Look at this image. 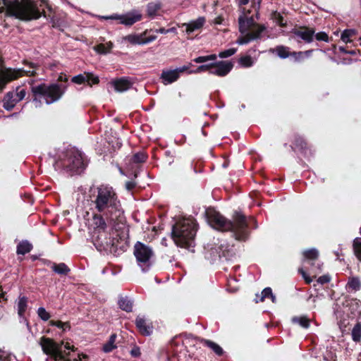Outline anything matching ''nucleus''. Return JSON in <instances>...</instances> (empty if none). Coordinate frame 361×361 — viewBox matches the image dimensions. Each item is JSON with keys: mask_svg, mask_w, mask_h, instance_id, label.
Here are the masks:
<instances>
[{"mask_svg": "<svg viewBox=\"0 0 361 361\" xmlns=\"http://www.w3.org/2000/svg\"><path fill=\"white\" fill-rule=\"evenodd\" d=\"M155 32H156L157 33H160V34H164V35H165V34H168L167 29H165V28H164V27H161V28H159V29H157V30H155Z\"/></svg>", "mask_w": 361, "mask_h": 361, "instance_id": "13d9d810", "label": "nucleus"}, {"mask_svg": "<svg viewBox=\"0 0 361 361\" xmlns=\"http://www.w3.org/2000/svg\"><path fill=\"white\" fill-rule=\"evenodd\" d=\"M86 75L87 78L86 82L90 86H92V85H96V84L99 83V79L98 76L94 75L93 73H89V72L86 73Z\"/></svg>", "mask_w": 361, "mask_h": 361, "instance_id": "c03bdc74", "label": "nucleus"}, {"mask_svg": "<svg viewBox=\"0 0 361 361\" xmlns=\"http://www.w3.org/2000/svg\"><path fill=\"white\" fill-rule=\"evenodd\" d=\"M161 5L159 2H151L147 6V15L151 18H154L158 11L161 9Z\"/></svg>", "mask_w": 361, "mask_h": 361, "instance_id": "b1692460", "label": "nucleus"}, {"mask_svg": "<svg viewBox=\"0 0 361 361\" xmlns=\"http://www.w3.org/2000/svg\"><path fill=\"white\" fill-rule=\"evenodd\" d=\"M355 34V31L354 30H345L341 36V40L345 43H348L351 42L350 38Z\"/></svg>", "mask_w": 361, "mask_h": 361, "instance_id": "4c0bfd02", "label": "nucleus"}, {"mask_svg": "<svg viewBox=\"0 0 361 361\" xmlns=\"http://www.w3.org/2000/svg\"><path fill=\"white\" fill-rule=\"evenodd\" d=\"M240 65L245 68H248L254 64V60L250 56H244L239 59Z\"/></svg>", "mask_w": 361, "mask_h": 361, "instance_id": "f704fd0d", "label": "nucleus"}, {"mask_svg": "<svg viewBox=\"0 0 361 361\" xmlns=\"http://www.w3.org/2000/svg\"><path fill=\"white\" fill-rule=\"evenodd\" d=\"M292 323L298 324L304 329H307L310 326V319L306 316L293 317L291 319Z\"/></svg>", "mask_w": 361, "mask_h": 361, "instance_id": "a878e982", "label": "nucleus"}, {"mask_svg": "<svg viewBox=\"0 0 361 361\" xmlns=\"http://www.w3.org/2000/svg\"><path fill=\"white\" fill-rule=\"evenodd\" d=\"M299 272L301 274L307 283H310L312 281V279L310 276H308L305 271H303L302 269H299Z\"/></svg>", "mask_w": 361, "mask_h": 361, "instance_id": "5fc2aeb1", "label": "nucleus"}, {"mask_svg": "<svg viewBox=\"0 0 361 361\" xmlns=\"http://www.w3.org/2000/svg\"><path fill=\"white\" fill-rule=\"evenodd\" d=\"M116 222H110L100 216L92 217V241L96 248L102 251H111L113 247L117 246L119 239L125 238L128 235L129 228L124 222L123 228L116 226Z\"/></svg>", "mask_w": 361, "mask_h": 361, "instance_id": "f03ea898", "label": "nucleus"}, {"mask_svg": "<svg viewBox=\"0 0 361 361\" xmlns=\"http://www.w3.org/2000/svg\"><path fill=\"white\" fill-rule=\"evenodd\" d=\"M317 269H318L319 272L321 271V267H320V265H318L317 267H316ZM315 268L314 267H312V272L314 273L315 274L317 273L315 270Z\"/></svg>", "mask_w": 361, "mask_h": 361, "instance_id": "338daca9", "label": "nucleus"}, {"mask_svg": "<svg viewBox=\"0 0 361 361\" xmlns=\"http://www.w3.org/2000/svg\"><path fill=\"white\" fill-rule=\"evenodd\" d=\"M146 159H147V155L142 152H139L135 154L131 157V160L133 161V163H135V164L142 163V162L145 161Z\"/></svg>", "mask_w": 361, "mask_h": 361, "instance_id": "58836bf2", "label": "nucleus"}, {"mask_svg": "<svg viewBox=\"0 0 361 361\" xmlns=\"http://www.w3.org/2000/svg\"><path fill=\"white\" fill-rule=\"evenodd\" d=\"M116 338V334H114L111 335L108 342L103 346V350L105 353H109L116 348V345H115Z\"/></svg>", "mask_w": 361, "mask_h": 361, "instance_id": "7c9ffc66", "label": "nucleus"}, {"mask_svg": "<svg viewBox=\"0 0 361 361\" xmlns=\"http://www.w3.org/2000/svg\"><path fill=\"white\" fill-rule=\"evenodd\" d=\"M205 18L204 17H199L196 20H191L187 23H183L181 25L182 27H185V32L187 34H190L195 30H200L205 23Z\"/></svg>", "mask_w": 361, "mask_h": 361, "instance_id": "6ab92c4d", "label": "nucleus"}, {"mask_svg": "<svg viewBox=\"0 0 361 361\" xmlns=\"http://www.w3.org/2000/svg\"><path fill=\"white\" fill-rule=\"evenodd\" d=\"M146 32L141 34H130L122 37L121 42H128L133 45H143L149 44L157 39L156 35L145 37Z\"/></svg>", "mask_w": 361, "mask_h": 361, "instance_id": "ddd939ff", "label": "nucleus"}, {"mask_svg": "<svg viewBox=\"0 0 361 361\" xmlns=\"http://www.w3.org/2000/svg\"><path fill=\"white\" fill-rule=\"evenodd\" d=\"M312 298V301L314 302L316 301V298H312V296H310L308 300H310Z\"/></svg>", "mask_w": 361, "mask_h": 361, "instance_id": "774afa93", "label": "nucleus"}, {"mask_svg": "<svg viewBox=\"0 0 361 361\" xmlns=\"http://www.w3.org/2000/svg\"><path fill=\"white\" fill-rule=\"evenodd\" d=\"M201 342L204 345L211 348L217 355H221L223 354V349L216 343L204 339H202Z\"/></svg>", "mask_w": 361, "mask_h": 361, "instance_id": "bb28decb", "label": "nucleus"}, {"mask_svg": "<svg viewBox=\"0 0 361 361\" xmlns=\"http://www.w3.org/2000/svg\"><path fill=\"white\" fill-rule=\"evenodd\" d=\"M339 51L342 53H345V54H348V50H346V49L343 47H339Z\"/></svg>", "mask_w": 361, "mask_h": 361, "instance_id": "0e129e2a", "label": "nucleus"}, {"mask_svg": "<svg viewBox=\"0 0 361 361\" xmlns=\"http://www.w3.org/2000/svg\"><path fill=\"white\" fill-rule=\"evenodd\" d=\"M109 85L116 92H124L132 87L133 83L127 78H120L112 80Z\"/></svg>", "mask_w": 361, "mask_h": 361, "instance_id": "dca6fc26", "label": "nucleus"}, {"mask_svg": "<svg viewBox=\"0 0 361 361\" xmlns=\"http://www.w3.org/2000/svg\"><path fill=\"white\" fill-rule=\"evenodd\" d=\"M26 94L25 88L22 86L16 87L5 94L2 100L3 107L6 111H11L18 102L25 99Z\"/></svg>", "mask_w": 361, "mask_h": 361, "instance_id": "f8f14e48", "label": "nucleus"}, {"mask_svg": "<svg viewBox=\"0 0 361 361\" xmlns=\"http://www.w3.org/2000/svg\"><path fill=\"white\" fill-rule=\"evenodd\" d=\"M94 49L97 51V52H98L99 54L108 53V49H106V44H100L97 45V47H95Z\"/></svg>", "mask_w": 361, "mask_h": 361, "instance_id": "603ef678", "label": "nucleus"}, {"mask_svg": "<svg viewBox=\"0 0 361 361\" xmlns=\"http://www.w3.org/2000/svg\"><path fill=\"white\" fill-rule=\"evenodd\" d=\"M330 276L329 275H323L317 279V282L321 284L327 283L330 281Z\"/></svg>", "mask_w": 361, "mask_h": 361, "instance_id": "864d4df0", "label": "nucleus"}, {"mask_svg": "<svg viewBox=\"0 0 361 361\" xmlns=\"http://www.w3.org/2000/svg\"><path fill=\"white\" fill-rule=\"evenodd\" d=\"M136 326L141 334L149 336L152 334V327L147 324L144 317L138 316L135 320Z\"/></svg>", "mask_w": 361, "mask_h": 361, "instance_id": "aec40b11", "label": "nucleus"}, {"mask_svg": "<svg viewBox=\"0 0 361 361\" xmlns=\"http://www.w3.org/2000/svg\"><path fill=\"white\" fill-rule=\"evenodd\" d=\"M106 49H108V52L111 51V49L113 48V43L109 42L106 44Z\"/></svg>", "mask_w": 361, "mask_h": 361, "instance_id": "bf43d9fd", "label": "nucleus"}, {"mask_svg": "<svg viewBox=\"0 0 361 361\" xmlns=\"http://www.w3.org/2000/svg\"><path fill=\"white\" fill-rule=\"evenodd\" d=\"M0 361H17V360L13 355L9 354L6 352H1Z\"/></svg>", "mask_w": 361, "mask_h": 361, "instance_id": "de8ad7c7", "label": "nucleus"}, {"mask_svg": "<svg viewBox=\"0 0 361 361\" xmlns=\"http://www.w3.org/2000/svg\"><path fill=\"white\" fill-rule=\"evenodd\" d=\"M232 68L233 63L228 61L212 63L210 74L218 76H225L231 71Z\"/></svg>", "mask_w": 361, "mask_h": 361, "instance_id": "4468645a", "label": "nucleus"}, {"mask_svg": "<svg viewBox=\"0 0 361 361\" xmlns=\"http://www.w3.org/2000/svg\"><path fill=\"white\" fill-rule=\"evenodd\" d=\"M205 215L209 224L214 228L221 231H230L238 240H245L248 237V221L245 215L235 212L233 221L228 220L214 208H208Z\"/></svg>", "mask_w": 361, "mask_h": 361, "instance_id": "7ed1b4c3", "label": "nucleus"}, {"mask_svg": "<svg viewBox=\"0 0 361 361\" xmlns=\"http://www.w3.org/2000/svg\"><path fill=\"white\" fill-rule=\"evenodd\" d=\"M54 166L56 170L73 174L82 171L85 164L81 152L73 147H68L59 152Z\"/></svg>", "mask_w": 361, "mask_h": 361, "instance_id": "39448f33", "label": "nucleus"}, {"mask_svg": "<svg viewBox=\"0 0 361 361\" xmlns=\"http://www.w3.org/2000/svg\"><path fill=\"white\" fill-rule=\"evenodd\" d=\"M65 84H41L32 87L33 94L47 104H51L60 100L67 90Z\"/></svg>", "mask_w": 361, "mask_h": 361, "instance_id": "6e6552de", "label": "nucleus"}, {"mask_svg": "<svg viewBox=\"0 0 361 361\" xmlns=\"http://www.w3.org/2000/svg\"><path fill=\"white\" fill-rule=\"evenodd\" d=\"M293 33V38L295 39H297L299 42L298 39H300L306 43L312 42L314 36V30L308 27L295 30Z\"/></svg>", "mask_w": 361, "mask_h": 361, "instance_id": "2eb2a0df", "label": "nucleus"}, {"mask_svg": "<svg viewBox=\"0 0 361 361\" xmlns=\"http://www.w3.org/2000/svg\"><path fill=\"white\" fill-rule=\"evenodd\" d=\"M142 13L137 10H132L123 14H112L110 16H99L100 19L104 20H118V23L125 26H131L142 20Z\"/></svg>", "mask_w": 361, "mask_h": 361, "instance_id": "9b49d317", "label": "nucleus"}, {"mask_svg": "<svg viewBox=\"0 0 361 361\" xmlns=\"http://www.w3.org/2000/svg\"><path fill=\"white\" fill-rule=\"evenodd\" d=\"M27 307V299L25 297L20 298L18 302V314L20 317H24V314Z\"/></svg>", "mask_w": 361, "mask_h": 361, "instance_id": "c756f323", "label": "nucleus"}, {"mask_svg": "<svg viewBox=\"0 0 361 361\" xmlns=\"http://www.w3.org/2000/svg\"><path fill=\"white\" fill-rule=\"evenodd\" d=\"M238 24L241 35L236 43L240 45L247 44L252 41L261 39L266 29L264 25L256 23L253 15L250 16L249 11L247 13L242 12L238 18Z\"/></svg>", "mask_w": 361, "mask_h": 361, "instance_id": "423d86ee", "label": "nucleus"}, {"mask_svg": "<svg viewBox=\"0 0 361 361\" xmlns=\"http://www.w3.org/2000/svg\"><path fill=\"white\" fill-rule=\"evenodd\" d=\"M217 56L216 54H210L207 56H198L193 59V61L197 63H202L209 61H215Z\"/></svg>", "mask_w": 361, "mask_h": 361, "instance_id": "e433bc0d", "label": "nucleus"}, {"mask_svg": "<svg viewBox=\"0 0 361 361\" xmlns=\"http://www.w3.org/2000/svg\"><path fill=\"white\" fill-rule=\"evenodd\" d=\"M352 337L355 341H358L361 338V325L356 324L352 331Z\"/></svg>", "mask_w": 361, "mask_h": 361, "instance_id": "79ce46f5", "label": "nucleus"}, {"mask_svg": "<svg viewBox=\"0 0 361 361\" xmlns=\"http://www.w3.org/2000/svg\"><path fill=\"white\" fill-rule=\"evenodd\" d=\"M131 355L134 357H137L140 355L139 348H133L131 350Z\"/></svg>", "mask_w": 361, "mask_h": 361, "instance_id": "4d7b16f0", "label": "nucleus"}, {"mask_svg": "<svg viewBox=\"0 0 361 361\" xmlns=\"http://www.w3.org/2000/svg\"><path fill=\"white\" fill-rule=\"evenodd\" d=\"M134 255L138 266L142 271H147L154 262V255L152 249L145 244L137 242L134 245Z\"/></svg>", "mask_w": 361, "mask_h": 361, "instance_id": "9d476101", "label": "nucleus"}, {"mask_svg": "<svg viewBox=\"0 0 361 361\" xmlns=\"http://www.w3.org/2000/svg\"><path fill=\"white\" fill-rule=\"evenodd\" d=\"M293 56L295 58V61H297L304 59V56Z\"/></svg>", "mask_w": 361, "mask_h": 361, "instance_id": "69168bd1", "label": "nucleus"}, {"mask_svg": "<svg viewBox=\"0 0 361 361\" xmlns=\"http://www.w3.org/2000/svg\"><path fill=\"white\" fill-rule=\"evenodd\" d=\"M267 298H270L273 302H276V297L272 293V290L271 288H265L261 293V295H256L255 302H263L264 300Z\"/></svg>", "mask_w": 361, "mask_h": 361, "instance_id": "4be33fe9", "label": "nucleus"}, {"mask_svg": "<svg viewBox=\"0 0 361 361\" xmlns=\"http://www.w3.org/2000/svg\"><path fill=\"white\" fill-rule=\"evenodd\" d=\"M167 31H168V33H170V32H173V33H175L176 34L177 33V30H176V28L173 27H171L169 29H167Z\"/></svg>", "mask_w": 361, "mask_h": 361, "instance_id": "680f3d73", "label": "nucleus"}, {"mask_svg": "<svg viewBox=\"0 0 361 361\" xmlns=\"http://www.w3.org/2000/svg\"><path fill=\"white\" fill-rule=\"evenodd\" d=\"M51 269L58 274H67L70 269L64 263L53 264Z\"/></svg>", "mask_w": 361, "mask_h": 361, "instance_id": "c85d7f7f", "label": "nucleus"}, {"mask_svg": "<svg viewBox=\"0 0 361 361\" xmlns=\"http://www.w3.org/2000/svg\"><path fill=\"white\" fill-rule=\"evenodd\" d=\"M49 324L52 326H56L59 329H62L63 331H66L71 329V326L68 322H62L61 321L51 320Z\"/></svg>", "mask_w": 361, "mask_h": 361, "instance_id": "c9c22d12", "label": "nucleus"}, {"mask_svg": "<svg viewBox=\"0 0 361 361\" xmlns=\"http://www.w3.org/2000/svg\"><path fill=\"white\" fill-rule=\"evenodd\" d=\"M294 145L295 149L303 150L305 149L307 144L302 137H296L294 141Z\"/></svg>", "mask_w": 361, "mask_h": 361, "instance_id": "37998d69", "label": "nucleus"}, {"mask_svg": "<svg viewBox=\"0 0 361 361\" xmlns=\"http://www.w3.org/2000/svg\"><path fill=\"white\" fill-rule=\"evenodd\" d=\"M32 245L27 240H23L17 245V253L18 255H25L31 251Z\"/></svg>", "mask_w": 361, "mask_h": 361, "instance_id": "393cba45", "label": "nucleus"}, {"mask_svg": "<svg viewBox=\"0 0 361 361\" xmlns=\"http://www.w3.org/2000/svg\"><path fill=\"white\" fill-rule=\"evenodd\" d=\"M46 7L47 0H0V13L6 10L9 16L22 20L38 19Z\"/></svg>", "mask_w": 361, "mask_h": 361, "instance_id": "20e7f679", "label": "nucleus"}, {"mask_svg": "<svg viewBox=\"0 0 361 361\" xmlns=\"http://www.w3.org/2000/svg\"><path fill=\"white\" fill-rule=\"evenodd\" d=\"M197 224L192 218L182 219L172 228V238L175 243L181 247L194 246Z\"/></svg>", "mask_w": 361, "mask_h": 361, "instance_id": "0eeeda50", "label": "nucleus"}, {"mask_svg": "<svg viewBox=\"0 0 361 361\" xmlns=\"http://www.w3.org/2000/svg\"><path fill=\"white\" fill-rule=\"evenodd\" d=\"M37 66L32 63H29L28 66L22 68H5L0 70V92H1L6 85L22 76H31L36 74Z\"/></svg>", "mask_w": 361, "mask_h": 361, "instance_id": "1a4fd4ad", "label": "nucleus"}, {"mask_svg": "<svg viewBox=\"0 0 361 361\" xmlns=\"http://www.w3.org/2000/svg\"><path fill=\"white\" fill-rule=\"evenodd\" d=\"M273 20L280 26L284 27L286 25V22L284 20L283 17L280 13L275 11L272 13Z\"/></svg>", "mask_w": 361, "mask_h": 361, "instance_id": "ea45409f", "label": "nucleus"}, {"mask_svg": "<svg viewBox=\"0 0 361 361\" xmlns=\"http://www.w3.org/2000/svg\"><path fill=\"white\" fill-rule=\"evenodd\" d=\"M211 258L214 259L216 257L219 258L224 257L227 258L229 256V253L232 251V247H230L227 243H221L219 245L218 248L211 247Z\"/></svg>", "mask_w": 361, "mask_h": 361, "instance_id": "f3484780", "label": "nucleus"}, {"mask_svg": "<svg viewBox=\"0 0 361 361\" xmlns=\"http://www.w3.org/2000/svg\"><path fill=\"white\" fill-rule=\"evenodd\" d=\"M135 186V183L133 181H128L126 183V188L128 190H132Z\"/></svg>", "mask_w": 361, "mask_h": 361, "instance_id": "6e6d98bb", "label": "nucleus"}, {"mask_svg": "<svg viewBox=\"0 0 361 361\" xmlns=\"http://www.w3.org/2000/svg\"><path fill=\"white\" fill-rule=\"evenodd\" d=\"M249 2V0H239L238 4L240 6H243L247 4Z\"/></svg>", "mask_w": 361, "mask_h": 361, "instance_id": "052dcab7", "label": "nucleus"}, {"mask_svg": "<svg viewBox=\"0 0 361 361\" xmlns=\"http://www.w3.org/2000/svg\"><path fill=\"white\" fill-rule=\"evenodd\" d=\"M119 307L126 311L131 312L133 310V302L127 297L121 298L118 300Z\"/></svg>", "mask_w": 361, "mask_h": 361, "instance_id": "cd10ccee", "label": "nucleus"}, {"mask_svg": "<svg viewBox=\"0 0 361 361\" xmlns=\"http://www.w3.org/2000/svg\"><path fill=\"white\" fill-rule=\"evenodd\" d=\"M314 37H315L316 39L318 41H324V42H329V36L324 32H320L317 33L316 35L314 34Z\"/></svg>", "mask_w": 361, "mask_h": 361, "instance_id": "09e8293b", "label": "nucleus"}, {"mask_svg": "<svg viewBox=\"0 0 361 361\" xmlns=\"http://www.w3.org/2000/svg\"><path fill=\"white\" fill-rule=\"evenodd\" d=\"M179 78L180 76L176 69H164L160 75L161 82L165 85L177 81Z\"/></svg>", "mask_w": 361, "mask_h": 361, "instance_id": "a211bd4d", "label": "nucleus"}, {"mask_svg": "<svg viewBox=\"0 0 361 361\" xmlns=\"http://www.w3.org/2000/svg\"><path fill=\"white\" fill-rule=\"evenodd\" d=\"M93 210L92 217L100 216L110 222H116V227L123 228L126 217L116 190L109 184L93 186L89 195Z\"/></svg>", "mask_w": 361, "mask_h": 361, "instance_id": "f257e3e1", "label": "nucleus"}, {"mask_svg": "<svg viewBox=\"0 0 361 361\" xmlns=\"http://www.w3.org/2000/svg\"><path fill=\"white\" fill-rule=\"evenodd\" d=\"M312 51H313L312 50H307L305 51H298V52L293 51V52H292L291 55L292 56H304V58L305 57L308 58L311 56Z\"/></svg>", "mask_w": 361, "mask_h": 361, "instance_id": "3c124183", "label": "nucleus"}, {"mask_svg": "<svg viewBox=\"0 0 361 361\" xmlns=\"http://www.w3.org/2000/svg\"><path fill=\"white\" fill-rule=\"evenodd\" d=\"M38 317L43 321H48L50 318V314L45 310V308L41 307L37 310Z\"/></svg>", "mask_w": 361, "mask_h": 361, "instance_id": "a18cd8bd", "label": "nucleus"}, {"mask_svg": "<svg viewBox=\"0 0 361 361\" xmlns=\"http://www.w3.org/2000/svg\"><path fill=\"white\" fill-rule=\"evenodd\" d=\"M353 250L357 258L361 262V238H356L354 240Z\"/></svg>", "mask_w": 361, "mask_h": 361, "instance_id": "473e14b6", "label": "nucleus"}, {"mask_svg": "<svg viewBox=\"0 0 361 361\" xmlns=\"http://www.w3.org/2000/svg\"><path fill=\"white\" fill-rule=\"evenodd\" d=\"M236 51H237V49L236 48H230L228 49H226V50H224L223 51H221L219 54V56L220 58H222V59L228 58V57L231 56L232 55H233Z\"/></svg>", "mask_w": 361, "mask_h": 361, "instance_id": "49530a36", "label": "nucleus"}, {"mask_svg": "<svg viewBox=\"0 0 361 361\" xmlns=\"http://www.w3.org/2000/svg\"><path fill=\"white\" fill-rule=\"evenodd\" d=\"M211 66H212V63H208V64L200 65L196 69H195L193 71H188V74H197V73H200L206 72V71H209V73H210Z\"/></svg>", "mask_w": 361, "mask_h": 361, "instance_id": "72a5a7b5", "label": "nucleus"}, {"mask_svg": "<svg viewBox=\"0 0 361 361\" xmlns=\"http://www.w3.org/2000/svg\"><path fill=\"white\" fill-rule=\"evenodd\" d=\"M87 78L86 75V72L83 74H78L77 75L73 76L71 78V82L78 85H81L86 82Z\"/></svg>", "mask_w": 361, "mask_h": 361, "instance_id": "a19ab883", "label": "nucleus"}, {"mask_svg": "<svg viewBox=\"0 0 361 361\" xmlns=\"http://www.w3.org/2000/svg\"><path fill=\"white\" fill-rule=\"evenodd\" d=\"M305 258L309 261H314L318 258L319 252L315 248H312L303 252Z\"/></svg>", "mask_w": 361, "mask_h": 361, "instance_id": "2f4dec72", "label": "nucleus"}, {"mask_svg": "<svg viewBox=\"0 0 361 361\" xmlns=\"http://www.w3.org/2000/svg\"><path fill=\"white\" fill-rule=\"evenodd\" d=\"M289 47L283 45L276 47L274 49H271L269 51L272 53H276L281 59H286L289 56H292V52H290Z\"/></svg>", "mask_w": 361, "mask_h": 361, "instance_id": "412c9836", "label": "nucleus"}, {"mask_svg": "<svg viewBox=\"0 0 361 361\" xmlns=\"http://www.w3.org/2000/svg\"><path fill=\"white\" fill-rule=\"evenodd\" d=\"M192 66L191 63H189L188 65H185L178 68H175L179 76H180V73L187 72L188 74V71H192L190 69V66Z\"/></svg>", "mask_w": 361, "mask_h": 361, "instance_id": "8fccbe9b", "label": "nucleus"}, {"mask_svg": "<svg viewBox=\"0 0 361 361\" xmlns=\"http://www.w3.org/2000/svg\"><path fill=\"white\" fill-rule=\"evenodd\" d=\"M361 288V283L358 278L350 277L346 285V288L348 291H357Z\"/></svg>", "mask_w": 361, "mask_h": 361, "instance_id": "5701e85b", "label": "nucleus"}, {"mask_svg": "<svg viewBox=\"0 0 361 361\" xmlns=\"http://www.w3.org/2000/svg\"><path fill=\"white\" fill-rule=\"evenodd\" d=\"M348 54L354 56L357 54V51L355 49L349 50Z\"/></svg>", "mask_w": 361, "mask_h": 361, "instance_id": "e2e57ef3", "label": "nucleus"}]
</instances>
